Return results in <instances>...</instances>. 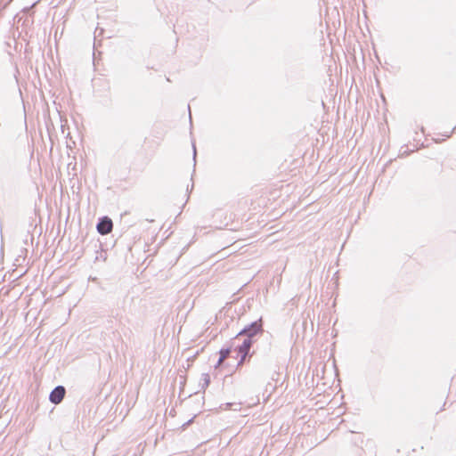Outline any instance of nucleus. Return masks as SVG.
I'll use <instances>...</instances> for the list:
<instances>
[{
    "label": "nucleus",
    "mask_w": 456,
    "mask_h": 456,
    "mask_svg": "<svg viewBox=\"0 0 456 456\" xmlns=\"http://www.w3.org/2000/svg\"><path fill=\"white\" fill-rule=\"evenodd\" d=\"M252 345V341L250 338L246 339L243 344L239 347V353L241 354L240 363L244 361L247 356L250 347Z\"/></svg>",
    "instance_id": "4"
},
{
    "label": "nucleus",
    "mask_w": 456,
    "mask_h": 456,
    "mask_svg": "<svg viewBox=\"0 0 456 456\" xmlns=\"http://www.w3.org/2000/svg\"><path fill=\"white\" fill-rule=\"evenodd\" d=\"M113 224L111 219L105 216L101 219V221L97 224V231L102 235H106L112 231Z\"/></svg>",
    "instance_id": "1"
},
{
    "label": "nucleus",
    "mask_w": 456,
    "mask_h": 456,
    "mask_svg": "<svg viewBox=\"0 0 456 456\" xmlns=\"http://www.w3.org/2000/svg\"><path fill=\"white\" fill-rule=\"evenodd\" d=\"M344 407L346 406V403H343ZM346 413V410L344 409V414Z\"/></svg>",
    "instance_id": "7"
},
{
    "label": "nucleus",
    "mask_w": 456,
    "mask_h": 456,
    "mask_svg": "<svg viewBox=\"0 0 456 456\" xmlns=\"http://www.w3.org/2000/svg\"><path fill=\"white\" fill-rule=\"evenodd\" d=\"M65 395V388L61 386L55 387L51 395L50 401L55 404L60 403Z\"/></svg>",
    "instance_id": "2"
},
{
    "label": "nucleus",
    "mask_w": 456,
    "mask_h": 456,
    "mask_svg": "<svg viewBox=\"0 0 456 456\" xmlns=\"http://www.w3.org/2000/svg\"><path fill=\"white\" fill-rule=\"evenodd\" d=\"M259 331H261V324L254 322L249 328L244 329L242 331H240L239 335L247 334L250 338Z\"/></svg>",
    "instance_id": "3"
},
{
    "label": "nucleus",
    "mask_w": 456,
    "mask_h": 456,
    "mask_svg": "<svg viewBox=\"0 0 456 456\" xmlns=\"http://www.w3.org/2000/svg\"><path fill=\"white\" fill-rule=\"evenodd\" d=\"M231 351L230 349H222L220 351V358L217 362V364H216V368L220 367L222 365V363L224 362V361L229 356Z\"/></svg>",
    "instance_id": "5"
},
{
    "label": "nucleus",
    "mask_w": 456,
    "mask_h": 456,
    "mask_svg": "<svg viewBox=\"0 0 456 456\" xmlns=\"http://www.w3.org/2000/svg\"><path fill=\"white\" fill-rule=\"evenodd\" d=\"M346 31H344V40L346 39Z\"/></svg>",
    "instance_id": "6"
}]
</instances>
